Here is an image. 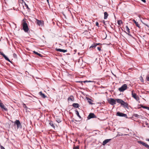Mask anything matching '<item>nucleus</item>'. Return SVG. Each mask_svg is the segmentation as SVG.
<instances>
[{"mask_svg":"<svg viewBox=\"0 0 149 149\" xmlns=\"http://www.w3.org/2000/svg\"><path fill=\"white\" fill-rule=\"evenodd\" d=\"M116 100L117 102L120 103L121 105L123 106L124 108H127L128 107V104L127 103L125 102L122 100L118 99Z\"/></svg>","mask_w":149,"mask_h":149,"instance_id":"1","label":"nucleus"},{"mask_svg":"<svg viewBox=\"0 0 149 149\" xmlns=\"http://www.w3.org/2000/svg\"><path fill=\"white\" fill-rule=\"evenodd\" d=\"M23 29L25 32H27L29 30L28 24L25 21H24L22 23Z\"/></svg>","mask_w":149,"mask_h":149,"instance_id":"2","label":"nucleus"},{"mask_svg":"<svg viewBox=\"0 0 149 149\" xmlns=\"http://www.w3.org/2000/svg\"><path fill=\"white\" fill-rule=\"evenodd\" d=\"M116 99L115 100L113 98H111L108 100V102L110 104L113 105L116 104Z\"/></svg>","mask_w":149,"mask_h":149,"instance_id":"3","label":"nucleus"},{"mask_svg":"<svg viewBox=\"0 0 149 149\" xmlns=\"http://www.w3.org/2000/svg\"><path fill=\"white\" fill-rule=\"evenodd\" d=\"M14 125H17V129L22 128L21 125L19 120H16L14 122Z\"/></svg>","mask_w":149,"mask_h":149,"instance_id":"4","label":"nucleus"},{"mask_svg":"<svg viewBox=\"0 0 149 149\" xmlns=\"http://www.w3.org/2000/svg\"><path fill=\"white\" fill-rule=\"evenodd\" d=\"M127 85L126 84H124L121 87L119 88V90L120 92H123L127 88Z\"/></svg>","mask_w":149,"mask_h":149,"instance_id":"5","label":"nucleus"},{"mask_svg":"<svg viewBox=\"0 0 149 149\" xmlns=\"http://www.w3.org/2000/svg\"><path fill=\"white\" fill-rule=\"evenodd\" d=\"M134 91H132V97L135 99L137 101L139 100V97L135 93H133Z\"/></svg>","mask_w":149,"mask_h":149,"instance_id":"6","label":"nucleus"},{"mask_svg":"<svg viewBox=\"0 0 149 149\" xmlns=\"http://www.w3.org/2000/svg\"><path fill=\"white\" fill-rule=\"evenodd\" d=\"M116 115L119 116L127 118V116L126 114L120 112H117L116 113Z\"/></svg>","mask_w":149,"mask_h":149,"instance_id":"7","label":"nucleus"},{"mask_svg":"<svg viewBox=\"0 0 149 149\" xmlns=\"http://www.w3.org/2000/svg\"><path fill=\"white\" fill-rule=\"evenodd\" d=\"M138 142L140 144H142L143 146L145 147L148 149H149V145H148V144H147L146 143L144 142L143 141H139Z\"/></svg>","mask_w":149,"mask_h":149,"instance_id":"8","label":"nucleus"},{"mask_svg":"<svg viewBox=\"0 0 149 149\" xmlns=\"http://www.w3.org/2000/svg\"><path fill=\"white\" fill-rule=\"evenodd\" d=\"M96 118V116L93 113H90L87 117V118L88 119H90L91 118Z\"/></svg>","mask_w":149,"mask_h":149,"instance_id":"9","label":"nucleus"},{"mask_svg":"<svg viewBox=\"0 0 149 149\" xmlns=\"http://www.w3.org/2000/svg\"><path fill=\"white\" fill-rule=\"evenodd\" d=\"M36 22L37 24L39 26H42L43 24V22L40 20L36 19Z\"/></svg>","mask_w":149,"mask_h":149,"instance_id":"10","label":"nucleus"},{"mask_svg":"<svg viewBox=\"0 0 149 149\" xmlns=\"http://www.w3.org/2000/svg\"><path fill=\"white\" fill-rule=\"evenodd\" d=\"M0 54L2 56L5 58V59L8 61L11 62V61L8 58V57L2 52H0Z\"/></svg>","mask_w":149,"mask_h":149,"instance_id":"11","label":"nucleus"},{"mask_svg":"<svg viewBox=\"0 0 149 149\" xmlns=\"http://www.w3.org/2000/svg\"><path fill=\"white\" fill-rule=\"evenodd\" d=\"M0 107H1L2 109H4V110L6 111H8V109L6 108L4 105L0 102Z\"/></svg>","mask_w":149,"mask_h":149,"instance_id":"12","label":"nucleus"},{"mask_svg":"<svg viewBox=\"0 0 149 149\" xmlns=\"http://www.w3.org/2000/svg\"><path fill=\"white\" fill-rule=\"evenodd\" d=\"M56 51L59 52H63L65 53L67 52V50L63 49H58L56 48Z\"/></svg>","mask_w":149,"mask_h":149,"instance_id":"13","label":"nucleus"},{"mask_svg":"<svg viewBox=\"0 0 149 149\" xmlns=\"http://www.w3.org/2000/svg\"><path fill=\"white\" fill-rule=\"evenodd\" d=\"M126 31H127V32H126V33L128 35L130 36H131V35L130 34V29H129L128 26H126L125 27Z\"/></svg>","mask_w":149,"mask_h":149,"instance_id":"14","label":"nucleus"},{"mask_svg":"<svg viewBox=\"0 0 149 149\" xmlns=\"http://www.w3.org/2000/svg\"><path fill=\"white\" fill-rule=\"evenodd\" d=\"M111 139H106L104 140L102 143V145L103 146H104L107 143H108L110 140Z\"/></svg>","mask_w":149,"mask_h":149,"instance_id":"15","label":"nucleus"},{"mask_svg":"<svg viewBox=\"0 0 149 149\" xmlns=\"http://www.w3.org/2000/svg\"><path fill=\"white\" fill-rule=\"evenodd\" d=\"M39 94L42 97L45 98L47 97V96L45 95V94L41 92H39Z\"/></svg>","mask_w":149,"mask_h":149,"instance_id":"16","label":"nucleus"},{"mask_svg":"<svg viewBox=\"0 0 149 149\" xmlns=\"http://www.w3.org/2000/svg\"><path fill=\"white\" fill-rule=\"evenodd\" d=\"M72 106L75 108H78L79 105L78 103H74L72 104Z\"/></svg>","mask_w":149,"mask_h":149,"instance_id":"17","label":"nucleus"},{"mask_svg":"<svg viewBox=\"0 0 149 149\" xmlns=\"http://www.w3.org/2000/svg\"><path fill=\"white\" fill-rule=\"evenodd\" d=\"M132 21H133V22L135 23V24L136 26L138 27L139 28H140V26L139 25V23L138 22H137L135 20H134V19H133L132 20Z\"/></svg>","mask_w":149,"mask_h":149,"instance_id":"18","label":"nucleus"},{"mask_svg":"<svg viewBox=\"0 0 149 149\" xmlns=\"http://www.w3.org/2000/svg\"><path fill=\"white\" fill-rule=\"evenodd\" d=\"M108 14L107 13V12H105L104 13V19H107L108 16Z\"/></svg>","mask_w":149,"mask_h":149,"instance_id":"19","label":"nucleus"},{"mask_svg":"<svg viewBox=\"0 0 149 149\" xmlns=\"http://www.w3.org/2000/svg\"><path fill=\"white\" fill-rule=\"evenodd\" d=\"M33 52L34 54H37V55H38L40 56V57L42 56V55L41 54H40V53H39L38 52H36L35 51H34Z\"/></svg>","mask_w":149,"mask_h":149,"instance_id":"20","label":"nucleus"},{"mask_svg":"<svg viewBox=\"0 0 149 149\" xmlns=\"http://www.w3.org/2000/svg\"><path fill=\"white\" fill-rule=\"evenodd\" d=\"M75 112H76V114H77V116L80 118H81V116L79 115V113L78 112V111H77V110H76L75 111Z\"/></svg>","mask_w":149,"mask_h":149,"instance_id":"21","label":"nucleus"},{"mask_svg":"<svg viewBox=\"0 0 149 149\" xmlns=\"http://www.w3.org/2000/svg\"><path fill=\"white\" fill-rule=\"evenodd\" d=\"M88 102L89 103V104H93V103L91 102V100L90 99V98L88 99Z\"/></svg>","mask_w":149,"mask_h":149,"instance_id":"22","label":"nucleus"},{"mask_svg":"<svg viewBox=\"0 0 149 149\" xmlns=\"http://www.w3.org/2000/svg\"><path fill=\"white\" fill-rule=\"evenodd\" d=\"M49 124L50 125H51L52 127H54V125L53 124V123L52 122H50Z\"/></svg>","mask_w":149,"mask_h":149,"instance_id":"23","label":"nucleus"},{"mask_svg":"<svg viewBox=\"0 0 149 149\" xmlns=\"http://www.w3.org/2000/svg\"><path fill=\"white\" fill-rule=\"evenodd\" d=\"M122 23V22L121 20H119L118 21V25H120Z\"/></svg>","mask_w":149,"mask_h":149,"instance_id":"24","label":"nucleus"},{"mask_svg":"<svg viewBox=\"0 0 149 149\" xmlns=\"http://www.w3.org/2000/svg\"><path fill=\"white\" fill-rule=\"evenodd\" d=\"M68 101H70V100H71V101H73V99H72V98H71V97H69L68 98Z\"/></svg>","mask_w":149,"mask_h":149,"instance_id":"25","label":"nucleus"},{"mask_svg":"<svg viewBox=\"0 0 149 149\" xmlns=\"http://www.w3.org/2000/svg\"><path fill=\"white\" fill-rule=\"evenodd\" d=\"M96 45H95V44L93 45L90 47V48L91 47H96Z\"/></svg>","mask_w":149,"mask_h":149,"instance_id":"26","label":"nucleus"},{"mask_svg":"<svg viewBox=\"0 0 149 149\" xmlns=\"http://www.w3.org/2000/svg\"><path fill=\"white\" fill-rule=\"evenodd\" d=\"M24 4L25 7H26L27 9H29V8L28 5H27L25 3Z\"/></svg>","mask_w":149,"mask_h":149,"instance_id":"27","label":"nucleus"},{"mask_svg":"<svg viewBox=\"0 0 149 149\" xmlns=\"http://www.w3.org/2000/svg\"><path fill=\"white\" fill-rule=\"evenodd\" d=\"M56 120L57 122L58 123H59L61 122V120H60L59 119H57Z\"/></svg>","mask_w":149,"mask_h":149,"instance_id":"28","label":"nucleus"},{"mask_svg":"<svg viewBox=\"0 0 149 149\" xmlns=\"http://www.w3.org/2000/svg\"><path fill=\"white\" fill-rule=\"evenodd\" d=\"M23 107L24 108H26V109L27 108L26 106V105L24 103L23 104Z\"/></svg>","mask_w":149,"mask_h":149,"instance_id":"29","label":"nucleus"},{"mask_svg":"<svg viewBox=\"0 0 149 149\" xmlns=\"http://www.w3.org/2000/svg\"><path fill=\"white\" fill-rule=\"evenodd\" d=\"M73 149H79V147L78 146H75L74 148Z\"/></svg>","mask_w":149,"mask_h":149,"instance_id":"30","label":"nucleus"},{"mask_svg":"<svg viewBox=\"0 0 149 149\" xmlns=\"http://www.w3.org/2000/svg\"><path fill=\"white\" fill-rule=\"evenodd\" d=\"M97 49L99 51H100L101 50V48L100 47H97Z\"/></svg>","mask_w":149,"mask_h":149,"instance_id":"31","label":"nucleus"},{"mask_svg":"<svg viewBox=\"0 0 149 149\" xmlns=\"http://www.w3.org/2000/svg\"><path fill=\"white\" fill-rule=\"evenodd\" d=\"M1 149H5L2 146H0Z\"/></svg>","mask_w":149,"mask_h":149,"instance_id":"32","label":"nucleus"},{"mask_svg":"<svg viewBox=\"0 0 149 149\" xmlns=\"http://www.w3.org/2000/svg\"><path fill=\"white\" fill-rule=\"evenodd\" d=\"M145 108H146L148 109V110H149V107H144Z\"/></svg>","mask_w":149,"mask_h":149,"instance_id":"33","label":"nucleus"},{"mask_svg":"<svg viewBox=\"0 0 149 149\" xmlns=\"http://www.w3.org/2000/svg\"><path fill=\"white\" fill-rule=\"evenodd\" d=\"M99 25L98 23L97 22H96V26H98Z\"/></svg>","mask_w":149,"mask_h":149,"instance_id":"34","label":"nucleus"},{"mask_svg":"<svg viewBox=\"0 0 149 149\" xmlns=\"http://www.w3.org/2000/svg\"><path fill=\"white\" fill-rule=\"evenodd\" d=\"M146 79L147 81H149V76L147 77Z\"/></svg>","mask_w":149,"mask_h":149,"instance_id":"35","label":"nucleus"},{"mask_svg":"<svg viewBox=\"0 0 149 149\" xmlns=\"http://www.w3.org/2000/svg\"><path fill=\"white\" fill-rule=\"evenodd\" d=\"M144 3H145L146 2V0H141Z\"/></svg>","mask_w":149,"mask_h":149,"instance_id":"36","label":"nucleus"},{"mask_svg":"<svg viewBox=\"0 0 149 149\" xmlns=\"http://www.w3.org/2000/svg\"><path fill=\"white\" fill-rule=\"evenodd\" d=\"M146 141H149V139L147 138L146 139Z\"/></svg>","mask_w":149,"mask_h":149,"instance_id":"37","label":"nucleus"},{"mask_svg":"<svg viewBox=\"0 0 149 149\" xmlns=\"http://www.w3.org/2000/svg\"><path fill=\"white\" fill-rule=\"evenodd\" d=\"M118 136H123V135L122 134H118Z\"/></svg>","mask_w":149,"mask_h":149,"instance_id":"38","label":"nucleus"},{"mask_svg":"<svg viewBox=\"0 0 149 149\" xmlns=\"http://www.w3.org/2000/svg\"><path fill=\"white\" fill-rule=\"evenodd\" d=\"M84 83H85V82H88V81H84Z\"/></svg>","mask_w":149,"mask_h":149,"instance_id":"39","label":"nucleus"},{"mask_svg":"<svg viewBox=\"0 0 149 149\" xmlns=\"http://www.w3.org/2000/svg\"><path fill=\"white\" fill-rule=\"evenodd\" d=\"M47 1L48 3V4H49V0H47Z\"/></svg>","mask_w":149,"mask_h":149,"instance_id":"40","label":"nucleus"},{"mask_svg":"<svg viewBox=\"0 0 149 149\" xmlns=\"http://www.w3.org/2000/svg\"><path fill=\"white\" fill-rule=\"evenodd\" d=\"M143 24H144L145 25H146L148 27V26L146 24H145L144 23H143Z\"/></svg>","mask_w":149,"mask_h":149,"instance_id":"41","label":"nucleus"},{"mask_svg":"<svg viewBox=\"0 0 149 149\" xmlns=\"http://www.w3.org/2000/svg\"><path fill=\"white\" fill-rule=\"evenodd\" d=\"M92 81H88V82H92Z\"/></svg>","mask_w":149,"mask_h":149,"instance_id":"42","label":"nucleus"},{"mask_svg":"<svg viewBox=\"0 0 149 149\" xmlns=\"http://www.w3.org/2000/svg\"><path fill=\"white\" fill-rule=\"evenodd\" d=\"M76 51H77V50L76 49H75L74 50V51L75 52H76Z\"/></svg>","mask_w":149,"mask_h":149,"instance_id":"43","label":"nucleus"},{"mask_svg":"<svg viewBox=\"0 0 149 149\" xmlns=\"http://www.w3.org/2000/svg\"><path fill=\"white\" fill-rule=\"evenodd\" d=\"M127 135V134H125L124 135Z\"/></svg>","mask_w":149,"mask_h":149,"instance_id":"44","label":"nucleus"}]
</instances>
